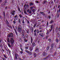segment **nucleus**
Here are the masks:
<instances>
[{
  "mask_svg": "<svg viewBox=\"0 0 60 60\" xmlns=\"http://www.w3.org/2000/svg\"><path fill=\"white\" fill-rule=\"evenodd\" d=\"M18 9L19 11H20V12H21V10H20V8H19V7L18 8Z\"/></svg>",
  "mask_w": 60,
  "mask_h": 60,
  "instance_id": "22",
  "label": "nucleus"
},
{
  "mask_svg": "<svg viewBox=\"0 0 60 60\" xmlns=\"http://www.w3.org/2000/svg\"><path fill=\"white\" fill-rule=\"evenodd\" d=\"M32 5H34V4L32 2H31L30 3V6H31Z\"/></svg>",
  "mask_w": 60,
  "mask_h": 60,
  "instance_id": "23",
  "label": "nucleus"
},
{
  "mask_svg": "<svg viewBox=\"0 0 60 60\" xmlns=\"http://www.w3.org/2000/svg\"><path fill=\"white\" fill-rule=\"evenodd\" d=\"M22 36L23 39H24V38H25V35H24V34H22Z\"/></svg>",
  "mask_w": 60,
  "mask_h": 60,
  "instance_id": "15",
  "label": "nucleus"
},
{
  "mask_svg": "<svg viewBox=\"0 0 60 60\" xmlns=\"http://www.w3.org/2000/svg\"><path fill=\"white\" fill-rule=\"evenodd\" d=\"M24 13L25 14H27V13L26 12V11H24Z\"/></svg>",
  "mask_w": 60,
  "mask_h": 60,
  "instance_id": "41",
  "label": "nucleus"
},
{
  "mask_svg": "<svg viewBox=\"0 0 60 60\" xmlns=\"http://www.w3.org/2000/svg\"><path fill=\"white\" fill-rule=\"evenodd\" d=\"M37 34H39V30L38 29L37 30Z\"/></svg>",
  "mask_w": 60,
  "mask_h": 60,
  "instance_id": "27",
  "label": "nucleus"
},
{
  "mask_svg": "<svg viewBox=\"0 0 60 60\" xmlns=\"http://www.w3.org/2000/svg\"><path fill=\"white\" fill-rule=\"evenodd\" d=\"M24 41L25 42H27V40H26V38H24Z\"/></svg>",
  "mask_w": 60,
  "mask_h": 60,
  "instance_id": "19",
  "label": "nucleus"
},
{
  "mask_svg": "<svg viewBox=\"0 0 60 60\" xmlns=\"http://www.w3.org/2000/svg\"><path fill=\"white\" fill-rule=\"evenodd\" d=\"M33 47H30L29 49L30 51H32L33 50Z\"/></svg>",
  "mask_w": 60,
  "mask_h": 60,
  "instance_id": "9",
  "label": "nucleus"
},
{
  "mask_svg": "<svg viewBox=\"0 0 60 60\" xmlns=\"http://www.w3.org/2000/svg\"><path fill=\"white\" fill-rule=\"evenodd\" d=\"M13 22L14 24H15L16 23V21H13Z\"/></svg>",
  "mask_w": 60,
  "mask_h": 60,
  "instance_id": "60",
  "label": "nucleus"
},
{
  "mask_svg": "<svg viewBox=\"0 0 60 60\" xmlns=\"http://www.w3.org/2000/svg\"><path fill=\"white\" fill-rule=\"evenodd\" d=\"M19 56V55L17 53H16L15 54V60H18V57Z\"/></svg>",
  "mask_w": 60,
  "mask_h": 60,
  "instance_id": "5",
  "label": "nucleus"
},
{
  "mask_svg": "<svg viewBox=\"0 0 60 60\" xmlns=\"http://www.w3.org/2000/svg\"><path fill=\"white\" fill-rule=\"evenodd\" d=\"M57 55V53H56V52H55L54 53V56H56Z\"/></svg>",
  "mask_w": 60,
  "mask_h": 60,
  "instance_id": "38",
  "label": "nucleus"
},
{
  "mask_svg": "<svg viewBox=\"0 0 60 60\" xmlns=\"http://www.w3.org/2000/svg\"><path fill=\"white\" fill-rule=\"evenodd\" d=\"M49 46H48L47 48V50H48V49H49Z\"/></svg>",
  "mask_w": 60,
  "mask_h": 60,
  "instance_id": "49",
  "label": "nucleus"
},
{
  "mask_svg": "<svg viewBox=\"0 0 60 60\" xmlns=\"http://www.w3.org/2000/svg\"><path fill=\"white\" fill-rule=\"evenodd\" d=\"M51 4H53V1L51 2Z\"/></svg>",
  "mask_w": 60,
  "mask_h": 60,
  "instance_id": "59",
  "label": "nucleus"
},
{
  "mask_svg": "<svg viewBox=\"0 0 60 60\" xmlns=\"http://www.w3.org/2000/svg\"><path fill=\"white\" fill-rule=\"evenodd\" d=\"M22 32L23 34H24L25 33V31L24 30H22Z\"/></svg>",
  "mask_w": 60,
  "mask_h": 60,
  "instance_id": "35",
  "label": "nucleus"
},
{
  "mask_svg": "<svg viewBox=\"0 0 60 60\" xmlns=\"http://www.w3.org/2000/svg\"><path fill=\"white\" fill-rule=\"evenodd\" d=\"M58 31H60V27H59L58 29Z\"/></svg>",
  "mask_w": 60,
  "mask_h": 60,
  "instance_id": "44",
  "label": "nucleus"
},
{
  "mask_svg": "<svg viewBox=\"0 0 60 60\" xmlns=\"http://www.w3.org/2000/svg\"><path fill=\"white\" fill-rule=\"evenodd\" d=\"M18 22L19 23H21V21H20V19H19Z\"/></svg>",
  "mask_w": 60,
  "mask_h": 60,
  "instance_id": "31",
  "label": "nucleus"
},
{
  "mask_svg": "<svg viewBox=\"0 0 60 60\" xmlns=\"http://www.w3.org/2000/svg\"><path fill=\"white\" fill-rule=\"evenodd\" d=\"M36 26V24H34V28H35V26Z\"/></svg>",
  "mask_w": 60,
  "mask_h": 60,
  "instance_id": "42",
  "label": "nucleus"
},
{
  "mask_svg": "<svg viewBox=\"0 0 60 60\" xmlns=\"http://www.w3.org/2000/svg\"><path fill=\"white\" fill-rule=\"evenodd\" d=\"M59 16V14H58L57 15V18H58Z\"/></svg>",
  "mask_w": 60,
  "mask_h": 60,
  "instance_id": "64",
  "label": "nucleus"
},
{
  "mask_svg": "<svg viewBox=\"0 0 60 60\" xmlns=\"http://www.w3.org/2000/svg\"><path fill=\"white\" fill-rule=\"evenodd\" d=\"M20 48L22 51H23V49H22V47L21 48V47H20Z\"/></svg>",
  "mask_w": 60,
  "mask_h": 60,
  "instance_id": "39",
  "label": "nucleus"
},
{
  "mask_svg": "<svg viewBox=\"0 0 60 60\" xmlns=\"http://www.w3.org/2000/svg\"><path fill=\"white\" fill-rule=\"evenodd\" d=\"M49 55L48 56H46V57L44 58V59L45 60H46V59H47V58H49Z\"/></svg>",
  "mask_w": 60,
  "mask_h": 60,
  "instance_id": "13",
  "label": "nucleus"
},
{
  "mask_svg": "<svg viewBox=\"0 0 60 60\" xmlns=\"http://www.w3.org/2000/svg\"><path fill=\"white\" fill-rule=\"evenodd\" d=\"M53 22V20H52L50 22V24H52V23Z\"/></svg>",
  "mask_w": 60,
  "mask_h": 60,
  "instance_id": "24",
  "label": "nucleus"
},
{
  "mask_svg": "<svg viewBox=\"0 0 60 60\" xmlns=\"http://www.w3.org/2000/svg\"><path fill=\"white\" fill-rule=\"evenodd\" d=\"M47 2V0H46L44 1L43 2V4H45V3H46V2Z\"/></svg>",
  "mask_w": 60,
  "mask_h": 60,
  "instance_id": "20",
  "label": "nucleus"
},
{
  "mask_svg": "<svg viewBox=\"0 0 60 60\" xmlns=\"http://www.w3.org/2000/svg\"><path fill=\"white\" fill-rule=\"evenodd\" d=\"M58 9H60V5H58Z\"/></svg>",
  "mask_w": 60,
  "mask_h": 60,
  "instance_id": "57",
  "label": "nucleus"
},
{
  "mask_svg": "<svg viewBox=\"0 0 60 60\" xmlns=\"http://www.w3.org/2000/svg\"><path fill=\"white\" fill-rule=\"evenodd\" d=\"M34 36H35L36 35V32H34Z\"/></svg>",
  "mask_w": 60,
  "mask_h": 60,
  "instance_id": "43",
  "label": "nucleus"
},
{
  "mask_svg": "<svg viewBox=\"0 0 60 60\" xmlns=\"http://www.w3.org/2000/svg\"><path fill=\"white\" fill-rule=\"evenodd\" d=\"M17 15H16L15 16H14V18H17Z\"/></svg>",
  "mask_w": 60,
  "mask_h": 60,
  "instance_id": "53",
  "label": "nucleus"
},
{
  "mask_svg": "<svg viewBox=\"0 0 60 60\" xmlns=\"http://www.w3.org/2000/svg\"><path fill=\"white\" fill-rule=\"evenodd\" d=\"M53 47H54V44H52L51 46V48H52Z\"/></svg>",
  "mask_w": 60,
  "mask_h": 60,
  "instance_id": "25",
  "label": "nucleus"
},
{
  "mask_svg": "<svg viewBox=\"0 0 60 60\" xmlns=\"http://www.w3.org/2000/svg\"><path fill=\"white\" fill-rule=\"evenodd\" d=\"M18 31L19 33H20V32L22 31V27L21 26H19L18 27Z\"/></svg>",
  "mask_w": 60,
  "mask_h": 60,
  "instance_id": "2",
  "label": "nucleus"
},
{
  "mask_svg": "<svg viewBox=\"0 0 60 60\" xmlns=\"http://www.w3.org/2000/svg\"><path fill=\"white\" fill-rule=\"evenodd\" d=\"M15 31L16 35H18V33H17V31L16 30V29H15Z\"/></svg>",
  "mask_w": 60,
  "mask_h": 60,
  "instance_id": "21",
  "label": "nucleus"
},
{
  "mask_svg": "<svg viewBox=\"0 0 60 60\" xmlns=\"http://www.w3.org/2000/svg\"><path fill=\"white\" fill-rule=\"evenodd\" d=\"M29 30L28 29H27L26 30V32L27 34H28L29 33Z\"/></svg>",
  "mask_w": 60,
  "mask_h": 60,
  "instance_id": "28",
  "label": "nucleus"
},
{
  "mask_svg": "<svg viewBox=\"0 0 60 60\" xmlns=\"http://www.w3.org/2000/svg\"><path fill=\"white\" fill-rule=\"evenodd\" d=\"M36 29H35V30H34V33H35V32H36Z\"/></svg>",
  "mask_w": 60,
  "mask_h": 60,
  "instance_id": "63",
  "label": "nucleus"
},
{
  "mask_svg": "<svg viewBox=\"0 0 60 60\" xmlns=\"http://www.w3.org/2000/svg\"><path fill=\"white\" fill-rule=\"evenodd\" d=\"M3 15L4 18H5V12L4 11L3 12Z\"/></svg>",
  "mask_w": 60,
  "mask_h": 60,
  "instance_id": "34",
  "label": "nucleus"
},
{
  "mask_svg": "<svg viewBox=\"0 0 60 60\" xmlns=\"http://www.w3.org/2000/svg\"><path fill=\"white\" fill-rule=\"evenodd\" d=\"M40 42L39 41H38V44H40Z\"/></svg>",
  "mask_w": 60,
  "mask_h": 60,
  "instance_id": "58",
  "label": "nucleus"
},
{
  "mask_svg": "<svg viewBox=\"0 0 60 60\" xmlns=\"http://www.w3.org/2000/svg\"><path fill=\"white\" fill-rule=\"evenodd\" d=\"M8 27H10V28H11V29H12V27H11V25H8Z\"/></svg>",
  "mask_w": 60,
  "mask_h": 60,
  "instance_id": "17",
  "label": "nucleus"
},
{
  "mask_svg": "<svg viewBox=\"0 0 60 60\" xmlns=\"http://www.w3.org/2000/svg\"><path fill=\"white\" fill-rule=\"evenodd\" d=\"M4 57L5 58H6V59H7V58L6 56V55H4Z\"/></svg>",
  "mask_w": 60,
  "mask_h": 60,
  "instance_id": "52",
  "label": "nucleus"
},
{
  "mask_svg": "<svg viewBox=\"0 0 60 60\" xmlns=\"http://www.w3.org/2000/svg\"><path fill=\"white\" fill-rule=\"evenodd\" d=\"M58 27H57L55 28V31L56 32H57V31H58Z\"/></svg>",
  "mask_w": 60,
  "mask_h": 60,
  "instance_id": "12",
  "label": "nucleus"
},
{
  "mask_svg": "<svg viewBox=\"0 0 60 60\" xmlns=\"http://www.w3.org/2000/svg\"><path fill=\"white\" fill-rule=\"evenodd\" d=\"M49 41V42H51V39H49L48 40Z\"/></svg>",
  "mask_w": 60,
  "mask_h": 60,
  "instance_id": "37",
  "label": "nucleus"
},
{
  "mask_svg": "<svg viewBox=\"0 0 60 60\" xmlns=\"http://www.w3.org/2000/svg\"><path fill=\"white\" fill-rule=\"evenodd\" d=\"M39 34L40 35V36H41V37H43V34L40 33Z\"/></svg>",
  "mask_w": 60,
  "mask_h": 60,
  "instance_id": "14",
  "label": "nucleus"
},
{
  "mask_svg": "<svg viewBox=\"0 0 60 60\" xmlns=\"http://www.w3.org/2000/svg\"><path fill=\"white\" fill-rule=\"evenodd\" d=\"M25 36L26 37V38H28V35H27L26 34L25 35Z\"/></svg>",
  "mask_w": 60,
  "mask_h": 60,
  "instance_id": "46",
  "label": "nucleus"
},
{
  "mask_svg": "<svg viewBox=\"0 0 60 60\" xmlns=\"http://www.w3.org/2000/svg\"><path fill=\"white\" fill-rule=\"evenodd\" d=\"M48 18L49 19H50V18H51V16L50 15H49L48 16Z\"/></svg>",
  "mask_w": 60,
  "mask_h": 60,
  "instance_id": "32",
  "label": "nucleus"
},
{
  "mask_svg": "<svg viewBox=\"0 0 60 60\" xmlns=\"http://www.w3.org/2000/svg\"><path fill=\"white\" fill-rule=\"evenodd\" d=\"M49 25V22H47V23L46 24V26H48Z\"/></svg>",
  "mask_w": 60,
  "mask_h": 60,
  "instance_id": "40",
  "label": "nucleus"
},
{
  "mask_svg": "<svg viewBox=\"0 0 60 60\" xmlns=\"http://www.w3.org/2000/svg\"><path fill=\"white\" fill-rule=\"evenodd\" d=\"M54 32H55V31H54V30H52V34H54Z\"/></svg>",
  "mask_w": 60,
  "mask_h": 60,
  "instance_id": "62",
  "label": "nucleus"
},
{
  "mask_svg": "<svg viewBox=\"0 0 60 60\" xmlns=\"http://www.w3.org/2000/svg\"><path fill=\"white\" fill-rule=\"evenodd\" d=\"M35 3H37V4L39 3V1H35Z\"/></svg>",
  "mask_w": 60,
  "mask_h": 60,
  "instance_id": "55",
  "label": "nucleus"
},
{
  "mask_svg": "<svg viewBox=\"0 0 60 60\" xmlns=\"http://www.w3.org/2000/svg\"><path fill=\"white\" fill-rule=\"evenodd\" d=\"M8 37H13V33H10L8 34Z\"/></svg>",
  "mask_w": 60,
  "mask_h": 60,
  "instance_id": "4",
  "label": "nucleus"
},
{
  "mask_svg": "<svg viewBox=\"0 0 60 60\" xmlns=\"http://www.w3.org/2000/svg\"><path fill=\"white\" fill-rule=\"evenodd\" d=\"M8 45L9 47H10V48H11V45H10V44H9V43H8Z\"/></svg>",
  "mask_w": 60,
  "mask_h": 60,
  "instance_id": "29",
  "label": "nucleus"
},
{
  "mask_svg": "<svg viewBox=\"0 0 60 60\" xmlns=\"http://www.w3.org/2000/svg\"><path fill=\"white\" fill-rule=\"evenodd\" d=\"M32 12H34V11H35V9H33L32 10Z\"/></svg>",
  "mask_w": 60,
  "mask_h": 60,
  "instance_id": "36",
  "label": "nucleus"
},
{
  "mask_svg": "<svg viewBox=\"0 0 60 60\" xmlns=\"http://www.w3.org/2000/svg\"><path fill=\"white\" fill-rule=\"evenodd\" d=\"M20 52L21 54H22V53H23V52L22 51H21V52Z\"/></svg>",
  "mask_w": 60,
  "mask_h": 60,
  "instance_id": "56",
  "label": "nucleus"
},
{
  "mask_svg": "<svg viewBox=\"0 0 60 60\" xmlns=\"http://www.w3.org/2000/svg\"><path fill=\"white\" fill-rule=\"evenodd\" d=\"M51 30H50V32H51L52 30L53 29V25H52L50 27Z\"/></svg>",
  "mask_w": 60,
  "mask_h": 60,
  "instance_id": "10",
  "label": "nucleus"
},
{
  "mask_svg": "<svg viewBox=\"0 0 60 60\" xmlns=\"http://www.w3.org/2000/svg\"><path fill=\"white\" fill-rule=\"evenodd\" d=\"M33 38H32V37H31V40H30L31 44H32V42H33Z\"/></svg>",
  "mask_w": 60,
  "mask_h": 60,
  "instance_id": "11",
  "label": "nucleus"
},
{
  "mask_svg": "<svg viewBox=\"0 0 60 60\" xmlns=\"http://www.w3.org/2000/svg\"><path fill=\"white\" fill-rule=\"evenodd\" d=\"M60 36V34L59 33L58 34L57 36V37H59Z\"/></svg>",
  "mask_w": 60,
  "mask_h": 60,
  "instance_id": "45",
  "label": "nucleus"
},
{
  "mask_svg": "<svg viewBox=\"0 0 60 60\" xmlns=\"http://www.w3.org/2000/svg\"><path fill=\"white\" fill-rule=\"evenodd\" d=\"M59 41V40H58V39H57L56 40V42H58Z\"/></svg>",
  "mask_w": 60,
  "mask_h": 60,
  "instance_id": "51",
  "label": "nucleus"
},
{
  "mask_svg": "<svg viewBox=\"0 0 60 60\" xmlns=\"http://www.w3.org/2000/svg\"><path fill=\"white\" fill-rule=\"evenodd\" d=\"M35 52H39V48L37 47H36L35 49Z\"/></svg>",
  "mask_w": 60,
  "mask_h": 60,
  "instance_id": "3",
  "label": "nucleus"
},
{
  "mask_svg": "<svg viewBox=\"0 0 60 60\" xmlns=\"http://www.w3.org/2000/svg\"><path fill=\"white\" fill-rule=\"evenodd\" d=\"M34 57H35L36 56V52L34 53Z\"/></svg>",
  "mask_w": 60,
  "mask_h": 60,
  "instance_id": "16",
  "label": "nucleus"
},
{
  "mask_svg": "<svg viewBox=\"0 0 60 60\" xmlns=\"http://www.w3.org/2000/svg\"><path fill=\"white\" fill-rule=\"evenodd\" d=\"M15 11L14 10L13 11L11 12V15L13 16V15H15Z\"/></svg>",
  "mask_w": 60,
  "mask_h": 60,
  "instance_id": "6",
  "label": "nucleus"
},
{
  "mask_svg": "<svg viewBox=\"0 0 60 60\" xmlns=\"http://www.w3.org/2000/svg\"><path fill=\"white\" fill-rule=\"evenodd\" d=\"M25 48H26V49L27 50V49H28V47H27V46H26L25 47Z\"/></svg>",
  "mask_w": 60,
  "mask_h": 60,
  "instance_id": "50",
  "label": "nucleus"
},
{
  "mask_svg": "<svg viewBox=\"0 0 60 60\" xmlns=\"http://www.w3.org/2000/svg\"><path fill=\"white\" fill-rule=\"evenodd\" d=\"M25 51L26 52V53H28V54H31V52L28 51V50H26Z\"/></svg>",
  "mask_w": 60,
  "mask_h": 60,
  "instance_id": "7",
  "label": "nucleus"
},
{
  "mask_svg": "<svg viewBox=\"0 0 60 60\" xmlns=\"http://www.w3.org/2000/svg\"><path fill=\"white\" fill-rule=\"evenodd\" d=\"M43 55L44 56H45V51H44L43 53Z\"/></svg>",
  "mask_w": 60,
  "mask_h": 60,
  "instance_id": "18",
  "label": "nucleus"
},
{
  "mask_svg": "<svg viewBox=\"0 0 60 60\" xmlns=\"http://www.w3.org/2000/svg\"><path fill=\"white\" fill-rule=\"evenodd\" d=\"M40 13H41V14H43V13H44V12L41 11H40Z\"/></svg>",
  "mask_w": 60,
  "mask_h": 60,
  "instance_id": "48",
  "label": "nucleus"
},
{
  "mask_svg": "<svg viewBox=\"0 0 60 60\" xmlns=\"http://www.w3.org/2000/svg\"><path fill=\"white\" fill-rule=\"evenodd\" d=\"M31 31H33V28L32 27L31 28Z\"/></svg>",
  "mask_w": 60,
  "mask_h": 60,
  "instance_id": "54",
  "label": "nucleus"
},
{
  "mask_svg": "<svg viewBox=\"0 0 60 60\" xmlns=\"http://www.w3.org/2000/svg\"><path fill=\"white\" fill-rule=\"evenodd\" d=\"M19 15V16L20 18H22V15L21 14H20Z\"/></svg>",
  "mask_w": 60,
  "mask_h": 60,
  "instance_id": "26",
  "label": "nucleus"
},
{
  "mask_svg": "<svg viewBox=\"0 0 60 60\" xmlns=\"http://www.w3.org/2000/svg\"><path fill=\"white\" fill-rule=\"evenodd\" d=\"M33 8V7H31L30 8V9L31 11H32V9Z\"/></svg>",
  "mask_w": 60,
  "mask_h": 60,
  "instance_id": "47",
  "label": "nucleus"
},
{
  "mask_svg": "<svg viewBox=\"0 0 60 60\" xmlns=\"http://www.w3.org/2000/svg\"><path fill=\"white\" fill-rule=\"evenodd\" d=\"M48 13L49 14H50V11L49 10L48 12Z\"/></svg>",
  "mask_w": 60,
  "mask_h": 60,
  "instance_id": "61",
  "label": "nucleus"
},
{
  "mask_svg": "<svg viewBox=\"0 0 60 60\" xmlns=\"http://www.w3.org/2000/svg\"><path fill=\"white\" fill-rule=\"evenodd\" d=\"M7 40L8 42L9 43L10 42V43H11L12 46V45H13V44H14V40L13 39V38H11L10 40V38H7Z\"/></svg>",
  "mask_w": 60,
  "mask_h": 60,
  "instance_id": "1",
  "label": "nucleus"
},
{
  "mask_svg": "<svg viewBox=\"0 0 60 60\" xmlns=\"http://www.w3.org/2000/svg\"><path fill=\"white\" fill-rule=\"evenodd\" d=\"M7 1H5V2L4 3V5H5V4H7Z\"/></svg>",
  "mask_w": 60,
  "mask_h": 60,
  "instance_id": "33",
  "label": "nucleus"
},
{
  "mask_svg": "<svg viewBox=\"0 0 60 60\" xmlns=\"http://www.w3.org/2000/svg\"><path fill=\"white\" fill-rule=\"evenodd\" d=\"M32 46H33V47H34V46H35L36 45L35 44V43H34V42H32Z\"/></svg>",
  "mask_w": 60,
  "mask_h": 60,
  "instance_id": "8",
  "label": "nucleus"
},
{
  "mask_svg": "<svg viewBox=\"0 0 60 60\" xmlns=\"http://www.w3.org/2000/svg\"><path fill=\"white\" fill-rule=\"evenodd\" d=\"M22 23H23V24H25V21H24V19H23L22 20Z\"/></svg>",
  "mask_w": 60,
  "mask_h": 60,
  "instance_id": "30",
  "label": "nucleus"
}]
</instances>
